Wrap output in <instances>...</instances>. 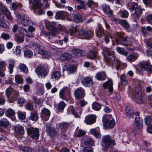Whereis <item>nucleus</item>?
<instances>
[{
    "instance_id": "43",
    "label": "nucleus",
    "mask_w": 152,
    "mask_h": 152,
    "mask_svg": "<svg viewBox=\"0 0 152 152\" xmlns=\"http://www.w3.org/2000/svg\"><path fill=\"white\" fill-rule=\"evenodd\" d=\"M29 1V4H34L36 6L40 7L41 6V3L40 1V0H28Z\"/></svg>"
},
{
    "instance_id": "48",
    "label": "nucleus",
    "mask_w": 152,
    "mask_h": 152,
    "mask_svg": "<svg viewBox=\"0 0 152 152\" xmlns=\"http://www.w3.org/2000/svg\"><path fill=\"white\" fill-rule=\"evenodd\" d=\"M33 53L31 50H26L24 52V55L26 57L31 58L33 56Z\"/></svg>"
},
{
    "instance_id": "21",
    "label": "nucleus",
    "mask_w": 152,
    "mask_h": 152,
    "mask_svg": "<svg viewBox=\"0 0 152 152\" xmlns=\"http://www.w3.org/2000/svg\"><path fill=\"white\" fill-rule=\"evenodd\" d=\"M95 120V116L93 115H87L85 118V122L87 124H91L94 123Z\"/></svg>"
},
{
    "instance_id": "28",
    "label": "nucleus",
    "mask_w": 152,
    "mask_h": 152,
    "mask_svg": "<svg viewBox=\"0 0 152 152\" xmlns=\"http://www.w3.org/2000/svg\"><path fill=\"white\" fill-rule=\"evenodd\" d=\"M97 79L99 81H103L107 77L105 73L104 72H100L97 73L96 76Z\"/></svg>"
},
{
    "instance_id": "44",
    "label": "nucleus",
    "mask_w": 152,
    "mask_h": 152,
    "mask_svg": "<svg viewBox=\"0 0 152 152\" xmlns=\"http://www.w3.org/2000/svg\"><path fill=\"white\" fill-rule=\"evenodd\" d=\"M18 68L20 70L26 73L28 72V69L26 66L24 64L20 63Z\"/></svg>"
},
{
    "instance_id": "12",
    "label": "nucleus",
    "mask_w": 152,
    "mask_h": 152,
    "mask_svg": "<svg viewBox=\"0 0 152 152\" xmlns=\"http://www.w3.org/2000/svg\"><path fill=\"white\" fill-rule=\"evenodd\" d=\"M68 110L69 112H71L75 118L79 117L82 112V110L81 109L78 108H76L75 109L72 106H70L69 107Z\"/></svg>"
},
{
    "instance_id": "50",
    "label": "nucleus",
    "mask_w": 152,
    "mask_h": 152,
    "mask_svg": "<svg viewBox=\"0 0 152 152\" xmlns=\"http://www.w3.org/2000/svg\"><path fill=\"white\" fill-rule=\"evenodd\" d=\"M120 80L121 84L123 86H125L127 84V82L126 80V77L124 75H122L120 77Z\"/></svg>"
},
{
    "instance_id": "13",
    "label": "nucleus",
    "mask_w": 152,
    "mask_h": 152,
    "mask_svg": "<svg viewBox=\"0 0 152 152\" xmlns=\"http://www.w3.org/2000/svg\"><path fill=\"white\" fill-rule=\"evenodd\" d=\"M69 13L67 12L63 11H59L56 13L55 18L56 19L64 20L65 18L67 17Z\"/></svg>"
},
{
    "instance_id": "24",
    "label": "nucleus",
    "mask_w": 152,
    "mask_h": 152,
    "mask_svg": "<svg viewBox=\"0 0 152 152\" xmlns=\"http://www.w3.org/2000/svg\"><path fill=\"white\" fill-rule=\"evenodd\" d=\"M12 129L15 132L18 133H24V129L23 127L19 125L14 126Z\"/></svg>"
},
{
    "instance_id": "23",
    "label": "nucleus",
    "mask_w": 152,
    "mask_h": 152,
    "mask_svg": "<svg viewBox=\"0 0 152 152\" xmlns=\"http://www.w3.org/2000/svg\"><path fill=\"white\" fill-rule=\"evenodd\" d=\"M8 65L7 66V68L9 73L11 74L13 72V70L15 64V61L13 59H10L8 60Z\"/></svg>"
},
{
    "instance_id": "16",
    "label": "nucleus",
    "mask_w": 152,
    "mask_h": 152,
    "mask_svg": "<svg viewBox=\"0 0 152 152\" xmlns=\"http://www.w3.org/2000/svg\"><path fill=\"white\" fill-rule=\"evenodd\" d=\"M74 95L76 99H80L84 96V90L81 88H77L75 91Z\"/></svg>"
},
{
    "instance_id": "39",
    "label": "nucleus",
    "mask_w": 152,
    "mask_h": 152,
    "mask_svg": "<svg viewBox=\"0 0 152 152\" xmlns=\"http://www.w3.org/2000/svg\"><path fill=\"white\" fill-rule=\"evenodd\" d=\"M28 133H38L39 132V129L37 128L31 127L27 129Z\"/></svg>"
},
{
    "instance_id": "41",
    "label": "nucleus",
    "mask_w": 152,
    "mask_h": 152,
    "mask_svg": "<svg viewBox=\"0 0 152 152\" xmlns=\"http://www.w3.org/2000/svg\"><path fill=\"white\" fill-rule=\"evenodd\" d=\"M116 49L118 53L124 56H126L128 54V52L125 50L123 48L117 47L116 48Z\"/></svg>"
},
{
    "instance_id": "14",
    "label": "nucleus",
    "mask_w": 152,
    "mask_h": 152,
    "mask_svg": "<svg viewBox=\"0 0 152 152\" xmlns=\"http://www.w3.org/2000/svg\"><path fill=\"white\" fill-rule=\"evenodd\" d=\"M139 67L142 70H144L148 72H152V65L149 62L145 63H140Z\"/></svg>"
},
{
    "instance_id": "17",
    "label": "nucleus",
    "mask_w": 152,
    "mask_h": 152,
    "mask_svg": "<svg viewBox=\"0 0 152 152\" xmlns=\"http://www.w3.org/2000/svg\"><path fill=\"white\" fill-rule=\"evenodd\" d=\"M126 109V115L128 117H131L133 115L132 106L129 104L125 105Z\"/></svg>"
},
{
    "instance_id": "2",
    "label": "nucleus",
    "mask_w": 152,
    "mask_h": 152,
    "mask_svg": "<svg viewBox=\"0 0 152 152\" xmlns=\"http://www.w3.org/2000/svg\"><path fill=\"white\" fill-rule=\"evenodd\" d=\"M126 6L130 12L134 11L132 14V18L135 22H137L139 20L142 13V10L141 6L138 5L137 3L135 2H131Z\"/></svg>"
},
{
    "instance_id": "20",
    "label": "nucleus",
    "mask_w": 152,
    "mask_h": 152,
    "mask_svg": "<svg viewBox=\"0 0 152 152\" xmlns=\"http://www.w3.org/2000/svg\"><path fill=\"white\" fill-rule=\"evenodd\" d=\"M138 55L136 53H133L129 54L126 57V60L130 62L135 61L138 57Z\"/></svg>"
},
{
    "instance_id": "46",
    "label": "nucleus",
    "mask_w": 152,
    "mask_h": 152,
    "mask_svg": "<svg viewBox=\"0 0 152 152\" xmlns=\"http://www.w3.org/2000/svg\"><path fill=\"white\" fill-rule=\"evenodd\" d=\"M46 132L47 133H52L55 132L54 129L49 124H46Z\"/></svg>"
},
{
    "instance_id": "36",
    "label": "nucleus",
    "mask_w": 152,
    "mask_h": 152,
    "mask_svg": "<svg viewBox=\"0 0 152 152\" xmlns=\"http://www.w3.org/2000/svg\"><path fill=\"white\" fill-rule=\"evenodd\" d=\"M39 118L38 113L36 112L31 113L30 116L28 117V120L33 121H37Z\"/></svg>"
},
{
    "instance_id": "59",
    "label": "nucleus",
    "mask_w": 152,
    "mask_h": 152,
    "mask_svg": "<svg viewBox=\"0 0 152 152\" xmlns=\"http://www.w3.org/2000/svg\"><path fill=\"white\" fill-rule=\"evenodd\" d=\"M29 136L32 138L37 140L39 137V134H28Z\"/></svg>"
},
{
    "instance_id": "10",
    "label": "nucleus",
    "mask_w": 152,
    "mask_h": 152,
    "mask_svg": "<svg viewBox=\"0 0 152 152\" xmlns=\"http://www.w3.org/2000/svg\"><path fill=\"white\" fill-rule=\"evenodd\" d=\"M35 70L39 77L41 78H44L48 73L45 69L40 66H38Z\"/></svg>"
},
{
    "instance_id": "53",
    "label": "nucleus",
    "mask_w": 152,
    "mask_h": 152,
    "mask_svg": "<svg viewBox=\"0 0 152 152\" xmlns=\"http://www.w3.org/2000/svg\"><path fill=\"white\" fill-rule=\"evenodd\" d=\"M110 38L112 39V35L111 34H109L108 35L105 36L103 39V41L107 44L110 41Z\"/></svg>"
},
{
    "instance_id": "9",
    "label": "nucleus",
    "mask_w": 152,
    "mask_h": 152,
    "mask_svg": "<svg viewBox=\"0 0 152 152\" xmlns=\"http://www.w3.org/2000/svg\"><path fill=\"white\" fill-rule=\"evenodd\" d=\"M102 142L105 147H112L115 144L114 141L109 135L104 136L102 139Z\"/></svg>"
},
{
    "instance_id": "26",
    "label": "nucleus",
    "mask_w": 152,
    "mask_h": 152,
    "mask_svg": "<svg viewBox=\"0 0 152 152\" xmlns=\"http://www.w3.org/2000/svg\"><path fill=\"white\" fill-rule=\"evenodd\" d=\"M135 101L137 104H140L142 103L143 100L142 98L141 92L139 93H136L134 96Z\"/></svg>"
},
{
    "instance_id": "52",
    "label": "nucleus",
    "mask_w": 152,
    "mask_h": 152,
    "mask_svg": "<svg viewBox=\"0 0 152 152\" xmlns=\"http://www.w3.org/2000/svg\"><path fill=\"white\" fill-rule=\"evenodd\" d=\"M25 107L26 110H31L34 109L32 104L30 103H27L25 105Z\"/></svg>"
},
{
    "instance_id": "4",
    "label": "nucleus",
    "mask_w": 152,
    "mask_h": 152,
    "mask_svg": "<svg viewBox=\"0 0 152 152\" xmlns=\"http://www.w3.org/2000/svg\"><path fill=\"white\" fill-rule=\"evenodd\" d=\"M6 94L8 98V101L10 103H12L17 99L19 95V92L10 87L7 88Z\"/></svg>"
},
{
    "instance_id": "30",
    "label": "nucleus",
    "mask_w": 152,
    "mask_h": 152,
    "mask_svg": "<svg viewBox=\"0 0 152 152\" xmlns=\"http://www.w3.org/2000/svg\"><path fill=\"white\" fill-rule=\"evenodd\" d=\"M77 2V4H80L76 6L75 7L78 10H80L82 9L86 10L84 1L82 0H75Z\"/></svg>"
},
{
    "instance_id": "64",
    "label": "nucleus",
    "mask_w": 152,
    "mask_h": 152,
    "mask_svg": "<svg viewBox=\"0 0 152 152\" xmlns=\"http://www.w3.org/2000/svg\"><path fill=\"white\" fill-rule=\"evenodd\" d=\"M16 40L18 43H20L23 42L24 41V38L23 37L18 36L15 39Z\"/></svg>"
},
{
    "instance_id": "42",
    "label": "nucleus",
    "mask_w": 152,
    "mask_h": 152,
    "mask_svg": "<svg viewBox=\"0 0 152 152\" xmlns=\"http://www.w3.org/2000/svg\"><path fill=\"white\" fill-rule=\"evenodd\" d=\"M103 33V30L102 28V26L100 25H98V29L97 32L96 33V36L99 38L102 35Z\"/></svg>"
},
{
    "instance_id": "34",
    "label": "nucleus",
    "mask_w": 152,
    "mask_h": 152,
    "mask_svg": "<svg viewBox=\"0 0 152 152\" xmlns=\"http://www.w3.org/2000/svg\"><path fill=\"white\" fill-rule=\"evenodd\" d=\"M58 127L61 129L62 132H64L69 126V124L66 122H63L58 124Z\"/></svg>"
},
{
    "instance_id": "3",
    "label": "nucleus",
    "mask_w": 152,
    "mask_h": 152,
    "mask_svg": "<svg viewBox=\"0 0 152 152\" xmlns=\"http://www.w3.org/2000/svg\"><path fill=\"white\" fill-rule=\"evenodd\" d=\"M17 18L18 22L20 24L24 26L27 27L28 26H32L33 25V23L29 19L28 16L25 14L21 15L18 14L17 15Z\"/></svg>"
},
{
    "instance_id": "8",
    "label": "nucleus",
    "mask_w": 152,
    "mask_h": 152,
    "mask_svg": "<svg viewBox=\"0 0 152 152\" xmlns=\"http://www.w3.org/2000/svg\"><path fill=\"white\" fill-rule=\"evenodd\" d=\"M71 90L68 87H64L59 92V97L63 100H66L69 97Z\"/></svg>"
},
{
    "instance_id": "15",
    "label": "nucleus",
    "mask_w": 152,
    "mask_h": 152,
    "mask_svg": "<svg viewBox=\"0 0 152 152\" xmlns=\"http://www.w3.org/2000/svg\"><path fill=\"white\" fill-rule=\"evenodd\" d=\"M0 7L7 19L11 20L13 19L10 12L1 2H0Z\"/></svg>"
},
{
    "instance_id": "25",
    "label": "nucleus",
    "mask_w": 152,
    "mask_h": 152,
    "mask_svg": "<svg viewBox=\"0 0 152 152\" xmlns=\"http://www.w3.org/2000/svg\"><path fill=\"white\" fill-rule=\"evenodd\" d=\"M135 124L136 126L139 129H141L143 126V121L142 119L139 116L135 118Z\"/></svg>"
},
{
    "instance_id": "54",
    "label": "nucleus",
    "mask_w": 152,
    "mask_h": 152,
    "mask_svg": "<svg viewBox=\"0 0 152 152\" xmlns=\"http://www.w3.org/2000/svg\"><path fill=\"white\" fill-rule=\"evenodd\" d=\"M145 123L146 125H149L151 121V117L149 116H147L144 119Z\"/></svg>"
},
{
    "instance_id": "49",
    "label": "nucleus",
    "mask_w": 152,
    "mask_h": 152,
    "mask_svg": "<svg viewBox=\"0 0 152 152\" xmlns=\"http://www.w3.org/2000/svg\"><path fill=\"white\" fill-rule=\"evenodd\" d=\"M93 36V34L92 32L90 31H86L84 37L85 38L87 39H88L92 37Z\"/></svg>"
},
{
    "instance_id": "40",
    "label": "nucleus",
    "mask_w": 152,
    "mask_h": 152,
    "mask_svg": "<svg viewBox=\"0 0 152 152\" xmlns=\"http://www.w3.org/2000/svg\"><path fill=\"white\" fill-rule=\"evenodd\" d=\"M120 24L124 28L126 29H128L129 27V24L127 21L125 20H121Z\"/></svg>"
},
{
    "instance_id": "22",
    "label": "nucleus",
    "mask_w": 152,
    "mask_h": 152,
    "mask_svg": "<svg viewBox=\"0 0 152 152\" xmlns=\"http://www.w3.org/2000/svg\"><path fill=\"white\" fill-rule=\"evenodd\" d=\"M113 85L112 80L111 79H109L103 84V87L104 88H108L109 91L112 92L113 91Z\"/></svg>"
},
{
    "instance_id": "18",
    "label": "nucleus",
    "mask_w": 152,
    "mask_h": 152,
    "mask_svg": "<svg viewBox=\"0 0 152 152\" xmlns=\"http://www.w3.org/2000/svg\"><path fill=\"white\" fill-rule=\"evenodd\" d=\"M50 114V111L48 109L44 108L41 111V116L45 120L47 121L49 118Z\"/></svg>"
},
{
    "instance_id": "60",
    "label": "nucleus",
    "mask_w": 152,
    "mask_h": 152,
    "mask_svg": "<svg viewBox=\"0 0 152 152\" xmlns=\"http://www.w3.org/2000/svg\"><path fill=\"white\" fill-rule=\"evenodd\" d=\"M6 66L7 64L5 62L0 59V69H4Z\"/></svg>"
},
{
    "instance_id": "47",
    "label": "nucleus",
    "mask_w": 152,
    "mask_h": 152,
    "mask_svg": "<svg viewBox=\"0 0 152 152\" xmlns=\"http://www.w3.org/2000/svg\"><path fill=\"white\" fill-rule=\"evenodd\" d=\"M118 13L122 18H127L129 15L128 12L126 10L120 11Z\"/></svg>"
},
{
    "instance_id": "38",
    "label": "nucleus",
    "mask_w": 152,
    "mask_h": 152,
    "mask_svg": "<svg viewBox=\"0 0 152 152\" xmlns=\"http://www.w3.org/2000/svg\"><path fill=\"white\" fill-rule=\"evenodd\" d=\"M5 114L8 117L11 118L15 115V112L12 109L9 108L6 111Z\"/></svg>"
},
{
    "instance_id": "29",
    "label": "nucleus",
    "mask_w": 152,
    "mask_h": 152,
    "mask_svg": "<svg viewBox=\"0 0 152 152\" xmlns=\"http://www.w3.org/2000/svg\"><path fill=\"white\" fill-rule=\"evenodd\" d=\"M83 85L86 86H91L93 83L91 79L88 77H85L83 80Z\"/></svg>"
},
{
    "instance_id": "56",
    "label": "nucleus",
    "mask_w": 152,
    "mask_h": 152,
    "mask_svg": "<svg viewBox=\"0 0 152 152\" xmlns=\"http://www.w3.org/2000/svg\"><path fill=\"white\" fill-rule=\"evenodd\" d=\"M66 105L64 102L61 101L60 102L58 106V108L59 110H63Z\"/></svg>"
},
{
    "instance_id": "35",
    "label": "nucleus",
    "mask_w": 152,
    "mask_h": 152,
    "mask_svg": "<svg viewBox=\"0 0 152 152\" xmlns=\"http://www.w3.org/2000/svg\"><path fill=\"white\" fill-rule=\"evenodd\" d=\"M77 30L75 27L72 26L69 29L66 31V32L68 35L73 36L76 33Z\"/></svg>"
},
{
    "instance_id": "31",
    "label": "nucleus",
    "mask_w": 152,
    "mask_h": 152,
    "mask_svg": "<svg viewBox=\"0 0 152 152\" xmlns=\"http://www.w3.org/2000/svg\"><path fill=\"white\" fill-rule=\"evenodd\" d=\"M61 76V73L59 72L53 71L51 73L50 79L57 80L60 79Z\"/></svg>"
},
{
    "instance_id": "7",
    "label": "nucleus",
    "mask_w": 152,
    "mask_h": 152,
    "mask_svg": "<svg viewBox=\"0 0 152 152\" xmlns=\"http://www.w3.org/2000/svg\"><path fill=\"white\" fill-rule=\"evenodd\" d=\"M33 49H35L38 53L43 56V57L46 58L50 56V54L46 51L43 49V47L37 43H33L32 46Z\"/></svg>"
},
{
    "instance_id": "51",
    "label": "nucleus",
    "mask_w": 152,
    "mask_h": 152,
    "mask_svg": "<svg viewBox=\"0 0 152 152\" xmlns=\"http://www.w3.org/2000/svg\"><path fill=\"white\" fill-rule=\"evenodd\" d=\"M86 4L88 7L91 8L94 5L95 3L94 1L92 0H88L86 2Z\"/></svg>"
},
{
    "instance_id": "37",
    "label": "nucleus",
    "mask_w": 152,
    "mask_h": 152,
    "mask_svg": "<svg viewBox=\"0 0 152 152\" xmlns=\"http://www.w3.org/2000/svg\"><path fill=\"white\" fill-rule=\"evenodd\" d=\"M9 122L8 120L5 118H3L0 120V126H2L4 128L8 126Z\"/></svg>"
},
{
    "instance_id": "32",
    "label": "nucleus",
    "mask_w": 152,
    "mask_h": 152,
    "mask_svg": "<svg viewBox=\"0 0 152 152\" xmlns=\"http://www.w3.org/2000/svg\"><path fill=\"white\" fill-rule=\"evenodd\" d=\"M104 12L105 13L111 15L112 14V11L110 10L109 6L105 4L102 6Z\"/></svg>"
},
{
    "instance_id": "45",
    "label": "nucleus",
    "mask_w": 152,
    "mask_h": 152,
    "mask_svg": "<svg viewBox=\"0 0 152 152\" xmlns=\"http://www.w3.org/2000/svg\"><path fill=\"white\" fill-rule=\"evenodd\" d=\"M15 82L18 84H21L23 83V79L22 77L19 75H16L15 76Z\"/></svg>"
},
{
    "instance_id": "61",
    "label": "nucleus",
    "mask_w": 152,
    "mask_h": 152,
    "mask_svg": "<svg viewBox=\"0 0 152 152\" xmlns=\"http://www.w3.org/2000/svg\"><path fill=\"white\" fill-rule=\"evenodd\" d=\"M19 31L21 34H22L24 35H27L28 31L25 28L22 27H20L19 29Z\"/></svg>"
},
{
    "instance_id": "1",
    "label": "nucleus",
    "mask_w": 152,
    "mask_h": 152,
    "mask_svg": "<svg viewBox=\"0 0 152 152\" xmlns=\"http://www.w3.org/2000/svg\"><path fill=\"white\" fill-rule=\"evenodd\" d=\"M104 53V60L108 65H113V63L117 69H122L126 67L125 63H122L118 59H115L114 52L111 51L107 48H105L103 50Z\"/></svg>"
},
{
    "instance_id": "58",
    "label": "nucleus",
    "mask_w": 152,
    "mask_h": 152,
    "mask_svg": "<svg viewBox=\"0 0 152 152\" xmlns=\"http://www.w3.org/2000/svg\"><path fill=\"white\" fill-rule=\"evenodd\" d=\"M18 115L19 118L21 119H24L25 118V113L20 111H18Z\"/></svg>"
},
{
    "instance_id": "5",
    "label": "nucleus",
    "mask_w": 152,
    "mask_h": 152,
    "mask_svg": "<svg viewBox=\"0 0 152 152\" xmlns=\"http://www.w3.org/2000/svg\"><path fill=\"white\" fill-rule=\"evenodd\" d=\"M55 23L50 24L47 26V28L49 30L51 31V32H47L45 34V35L49 37V40L50 38V37L53 36L55 37L58 34L59 32L62 31L63 28L62 27L57 28L56 27Z\"/></svg>"
},
{
    "instance_id": "33",
    "label": "nucleus",
    "mask_w": 152,
    "mask_h": 152,
    "mask_svg": "<svg viewBox=\"0 0 152 152\" xmlns=\"http://www.w3.org/2000/svg\"><path fill=\"white\" fill-rule=\"evenodd\" d=\"M72 55L69 53H64L60 56V58L62 60H68L72 58Z\"/></svg>"
},
{
    "instance_id": "11",
    "label": "nucleus",
    "mask_w": 152,
    "mask_h": 152,
    "mask_svg": "<svg viewBox=\"0 0 152 152\" xmlns=\"http://www.w3.org/2000/svg\"><path fill=\"white\" fill-rule=\"evenodd\" d=\"M133 42L132 38L129 37H126L123 40L117 39L116 42L117 44H121L123 45H130Z\"/></svg>"
},
{
    "instance_id": "62",
    "label": "nucleus",
    "mask_w": 152,
    "mask_h": 152,
    "mask_svg": "<svg viewBox=\"0 0 152 152\" xmlns=\"http://www.w3.org/2000/svg\"><path fill=\"white\" fill-rule=\"evenodd\" d=\"M143 34L145 36L148 35L149 32L147 30L145 27H143L141 28Z\"/></svg>"
},
{
    "instance_id": "6",
    "label": "nucleus",
    "mask_w": 152,
    "mask_h": 152,
    "mask_svg": "<svg viewBox=\"0 0 152 152\" xmlns=\"http://www.w3.org/2000/svg\"><path fill=\"white\" fill-rule=\"evenodd\" d=\"M103 123L105 127L108 128H113L115 125V121L111 115H107L103 118Z\"/></svg>"
},
{
    "instance_id": "27",
    "label": "nucleus",
    "mask_w": 152,
    "mask_h": 152,
    "mask_svg": "<svg viewBox=\"0 0 152 152\" xmlns=\"http://www.w3.org/2000/svg\"><path fill=\"white\" fill-rule=\"evenodd\" d=\"M63 68L64 69H66L69 74L74 73L76 71V67L74 66L64 65Z\"/></svg>"
},
{
    "instance_id": "57",
    "label": "nucleus",
    "mask_w": 152,
    "mask_h": 152,
    "mask_svg": "<svg viewBox=\"0 0 152 152\" xmlns=\"http://www.w3.org/2000/svg\"><path fill=\"white\" fill-rule=\"evenodd\" d=\"M88 58L90 59H94L95 53L94 51H90L88 56Z\"/></svg>"
},
{
    "instance_id": "19",
    "label": "nucleus",
    "mask_w": 152,
    "mask_h": 152,
    "mask_svg": "<svg viewBox=\"0 0 152 152\" xmlns=\"http://www.w3.org/2000/svg\"><path fill=\"white\" fill-rule=\"evenodd\" d=\"M71 53L73 55L78 56H83L86 54V53L85 50L78 49H72Z\"/></svg>"
},
{
    "instance_id": "63",
    "label": "nucleus",
    "mask_w": 152,
    "mask_h": 152,
    "mask_svg": "<svg viewBox=\"0 0 152 152\" xmlns=\"http://www.w3.org/2000/svg\"><path fill=\"white\" fill-rule=\"evenodd\" d=\"M21 52V48L19 46L16 47L15 50L14 51V53L17 55L20 54Z\"/></svg>"
},
{
    "instance_id": "55",
    "label": "nucleus",
    "mask_w": 152,
    "mask_h": 152,
    "mask_svg": "<svg viewBox=\"0 0 152 152\" xmlns=\"http://www.w3.org/2000/svg\"><path fill=\"white\" fill-rule=\"evenodd\" d=\"M94 141L91 139H88L85 142V144L86 145H92L94 144Z\"/></svg>"
}]
</instances>
